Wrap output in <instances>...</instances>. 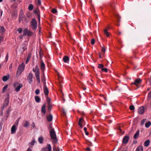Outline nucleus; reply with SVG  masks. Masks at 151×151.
Listing matches in <instances>:
<instances>
[{
	"mask_svg": "<svg viewBox=\"0 0 151 151\" xmlns=\"http://www.w3.org/2000/svg\"><path fill=\"white\" fill-rule=\"evenodd\" d=\"M150 143V140L148 139L146 140L144 143V145L145 147H147L149 145Z\"/></svg>",
	"mask_w": 151,
	"mask_h": 151,
	"instance_id": "obj_22",
	"label": "nucleus"
},
{
	"mask_svg": "<svg viewBox=\"0 0 151 151\" xmlns=\"http://www.w3.org/2000/svg\"><path fill=\"white\" fill-rule=\"evenodd\" d=\"M64 62L66 63H68L69 61V58L67 56H65L63 58Z\"/></svg>",
	"mask_w": 151,
	"mask_h": 151,
	"instance_id": "obj_15",
	"label": "nucleus"
},
{
	"mask_svg": "<svg viewBox=\"0 0 151 151\" xmlns=\"http://www.w3.org/2000/svg\"><path fill=\"white\" fill-rule=\"evenodd\" d=\"M141 81V80L140 79H136L135 81L134 82V83H132V84H133L137 86L138 84L140 83Z\"/></svg>",
	"mask_w": 151,
	"mask_h": 151,
	"instance_id": "obj_16",
	"label": "nucleus"
},
{
	"mask_svg": "<svg viewBox=\"0 0 151 151\" xmlns=\"http://www.w3.org/2000/svg\"><path fill=\"white\" fill-rule=\"evenodd\" d=\"M106 51V49L104 48V47H102L101 51L104 52V53Z\"/></svg>",
	"mask_w": 151,
	"mask_h": 151,
	"instance_id": "obj_45",
	"label": "nucleus"
},
{
	"mask_svg": "<svg viewBox=\"0 0 151 151\" xmlns=\"http://www.w3.org/2000/svg\"><path fill=\"white\" fill-rule=\"evenodd\" d=\"M33 8V6L32 4H30L28 7V9H29L31 11L32 10Z\"/></svg>",
	"mask_w": 151,
	"mask_h": 151,
	"instance_id": "obj_30",
	"label": "nucleus"
},
{
	"mask_svg": "<svg viewBox=\"0 0 151 151\" xmlns=\"http://www.w3.org/2000/svg\"><path fill=\"white\" fill-rule=\"evenodd\" d=\"M40 92V90L39 89H37L35 91V93L36 95H38Z\"/></svg>",
	"mask_w": 151,
	"mask_h": 151,
	"instance_id": "obj_36",
	"label": "nucleus"
},
{
	"mask_svg": "<svg viewBox=\"0 0 151 151\" xmlns=\"http://www.w3.org/2000/svg\"><path fill=\"white\" fill-rule=\"evenodd\" d=\"M35 142V140H32V142L31 143V145H34V144Z\"/></svg>",
	"mask_w": 151,
	"mask_h": 151,
	"instance_id": "obj_50",
	"label": "nucleus"
},
{
	"mask_svg": "<svg viewBox=\"0 0 151 151\" xmlns=\"http://www.w3.org/2000/svg\"><path fill=\"white\" fill-rule=\"evenodd\" d=\"M86 150H87V151H90V148L89 147H88L86 148Z\"/></svg>",
	"mask_w": 151,
	"mask_h": 151,
	"instance_id": "obj_57",
	"label": "nucleus"
},
{
	"mask_svg": "<svg viewBox=\"0 0 151 151\" xmlns=\"http://www.w3.org/2000/svg\"><path fill=\"white\" fill-rule=\"evenodd\" d=\"M23 36L24 35H20V36H19V37L20 39H22L23 38Z\"/></svg>",
	"mask_w": 151,
	"mask_h": 151,
	"instance_id": "obj_54",
	"label": "nucleus"
},
{
	"mask_svg": "<svg viewBox=\"0 0 151 151\" xmlns=\"http://www.w3.org/2000/svg\"><path fill=\"white\" fill-rule=\"evenodd\" d=\"M24 68V64L22 63L18 68V70L17 72V76H19L22 73Z\"/></svg>",
	"mask_w": 151,
	"mask_h": 151,
	"instance_id": "obj_4",
	"label": "nucleus"
},
{
	"mask_svg": "<svg viewBox=\"0 0 151 151\" xmlns=\"http://www.w3.org/2000/svg\"><path fill=\"white\" fill-rule=\"evenodd\" d=\"M35 99L36 102H39L40 101V98L38 96H36L35 97Z\"/></svg>",
	"mask_w": 151,
	"mask_h": 151,
	"instance_id": "obj_27",
	"label": "nucleus"
},
{
	"mask_svg": "<svg viewBox=\"0 0 151 151\" xmlns=\"http://www.w3.org/2000/svg\"><path fill=\"white\" fill-rule=\"evenodd\" d=\"M30 58V56H28L27 57V58L26 62V64H27V63H28V61H29V60Z\"/></svg>",
	"mask_w": 151,
	"mask_h": 151,
	"instance_id": "obj_40",
	"label": "nucleus"
},
{
	"mask_svg": "<svg viewBox=\"0 0 151 151\" xmlns=\"http://www.w3.org/2000/svg\"><path fill=\"white\" fill-rule=\"evenodd\" d=\"M84 130L85 132L87 131V128L86 127H84Z\"/></svg>",
	"mask_w": 151,
	"mask_h": 151,
	"instance_id": "obj_63",
	"label": "nucleus"
},
{
	"mask_svg": "<svg viewBox=\"0 0 151 151\" xmlns=\"http://www.w3.org/2000/svg\"><path fill=\"white\" fill-rule=\"evenodd\" d=\"M14 86L15 88V91L18 92L20 90V88L22 87L23 85L22 83H15L14 84Z\"/></svg>",
	"mask_w": 151,
	"mask_h": 151,
	"instance_id": "obj_3",
	"label": "nucleus"
},
{
	"mask_svg": "<svg viewBox=\"0 0 151 151\" xmlns=\"http://www.w3.org/2000/svg\"><path fill=\"white\" fill-rule=\"evenodd\" d=\"M129 138V137L128 135L125 136L122 139V142L124 144H127L128 142Z\"/></svg>",
	"mask_w": 151,
	"mask_h": 151,
	"instance_id": "obj_9",
	"label": "nucleus"
},
{
	"mask_svg": "<svg viewBox=\"0 0 151 151\" xmlns=\"http://www.w3.org/2000/svg\"><path fill=\"white\" fill-rule=\"evenodd\" d=\"M53 150L54 151H57V149L55 146H54L53 148Z\"/></svg>",
	"mask_w": 151,
	"mask_h": 151,
	"instance_id": "obj_55",
	"label": "nucleus"
},
{
	"mask_svg": "<svg viewBox=\"0 0 151 151\" xmlns=\"http://www.w3.org/2000/svg\"><path fill=\"white\" fill-rule=\"evenodd\" d=\"M5 58H6V62H7V61L8 60V54H7V55H6V56Z\"/></svg>",
	"mask_w": 151,
	"mask_h": 151,
	"instance_id": "obj_52",
	"label": "nucleus"
},
{
	"mask_svg": "<svg viewBox=\"0 0 151 151\" xmlns=\"http://www.w3.org/2000/svg\"><path fill=\"white\" fill-rule=\"evenodd\" d=\"M29 125V122L28 121H26L23 126L25 127H28Z\"/></svg>",
	"mask_w": 151,
	"mask_h": 151,
	"instance_id": "obj_23",
	"label": "nucleus"
},
{
	"mask_svg": "<svg viewBox=\"0 0 151 151\" xmlns=\"http://www.w3.org/2000/svg\"><path fill=\"white\" fill-rule=\"evenodd\" d=\"M151 99V91H150L148 93L147 97V100L149 101Z\"/></svg>",
	"mask_w": 151,
	"mask_h": 151,
	"instance_id": "obj_33",
	"label": "nucleus"
},
{
	"mask_svg": "<svg viewBox=\"0 0 151 151\" xmlns=\"http://www.w3.org/2000/svg\"><path fill=\"white\" fill-rule=\"evenodd\" d=\"M17 31L19 32V33H21L22 32V29L21 28H19L17 29Z\"/></svg>",
	"mask_w": 151,
	"mask_h": 151,
	"instance_id": "obj_47",
	"label": "nucleus"
},
{
	"mask_svg": "<svg viewBox=\"0 0 151 151\" xmlns=\"http://www.w3.org/2000/svg\"><path fill=\"white\" fill-rule=\"evenodd\" d=\"M85 134H86V135H88V133L87 132V131L86 132H85Z\"/></svg>",
	"mask_w": 151,
	"mask_h": 151,
	"instance_id": "obj_64",
	"label": "nucleus"
},
{
	"mask_svg": "<svg viewBox=\"0 0 151 151\" xmlns=\"http://www.w3.org/2000/svg\"><path fill=\"white\" fill-rule=\"evenodd\" d=\"M41 151H52L51 145L47 144L46 147L42 149Z\"/></svg>",
	"mask_w": 151,
	"mask_h": 151,
	"instance_id": "obj_7",
	"label": "nucleus"
},
{
	"mask_svg": "<svg viewBox=\"0 0 151 151\" xmlns=\"http://www.w3.org/2000/svg\"><path fill=\"white\" fill-rule=\"evenodd\" d=\"M95 42V40L94 39H92L91 40V43L92 45H93L94 44Z\"/></svg>",
	"mask_w": 151,
	"mask_h": 151,
	"instance_id": "obj_44",
	"label": "nucleus"
},
{
	"mask_svg": "<svg viewBox=\"0 0 151 151\" xmlns=\"http://www.w3.org/2000/svg\"><path fill=\"white\" fill-rule=\"evenodd\" d=\"M32 127H35V124L33 122L32 124Z\"/></svg>",
	"mask_w": 151,
	"mask_h": 151,
	"instance_id": "obj_56",
	"label": "nucleus"
},
{
	"mask_svg": "<svg viewBox=\"0 0 151 151\" xmlns=\"http://www.w3.org/2000/svg\"><path fill=\"white\" fill-rule=\"evenodd\" d=\"M136 151H143L142 147V146H139L136 149Z\"/></svg>",
	"mask_w": 151,
	"mask_h": 151,
	"instance_id": "obj_24",
	"label": "nucleus"
},
{
	"mask_svg": "<svg viewBox=\"0 0 151 151\" xmlns=\"http://www.w3.org/2000/svg\"><path fill=\"white\" fill-rule=\"evenodd\" d=\"M10 111V109H9L8 110L6 111V112L7 114H8Z\"/></svg>",
	"mask_w": 151,
	"mask_h": 151,
	"instance_id": "obj_61",
	"label": "nucleus"
},
{
	"mask_svg": "<svg viewBox=\"0 0 151 151\" xmlns=\"http://www.w3.org/2000/svg\"><path fill=\"white\" fill-rule=\"evenodd\" d=\"M24 16L23 12H21L19 15V21L21 22L23 20V19Z\"/></svg>",
	"mask_w": 151,
	"mask_h": 151,
	"instance_id": "obj_14",
	"label": "nucleus"
},
{
	"mask_svg": "<svg viewBox=\"0 0 151 151\" xmlns=\"http://www.w3.org/2000/svg\"><path fill=\"white\" fill-rule=\"evenodd\" d=\"M9 95H8L7 96V98H5V99L4 101V107H6L8 104L9 103Z\"/></svg>",
	"mask_w": 151,
	"mask_h": 151,
	"instance_id": "obj_11",
	"label": "nucleus"
},
{
	"mask_svg": "<svg viewBox=\"0 0 151 151\" xmlns=\"http://www.w3.org/2000/svg\"><path fill=\"white\" fill-rule=\"evenodd\" d=\"M52 116L51 114H50L49 116L47 117V120L49 122L52 121Z\"/></svg>",
	"mask_w": 151,
	"mask_h": 151,
	"instance_id": "obj_21",
	"label": "nucleus"
},
{
	"mask_svg": "<svg viewBox=\"0 0 151 151\" xmlns=\"http://www.w3.org/2000/svg\"><path fill=\"white\" fill-rule=\"evenodd\" d=\"M43 91L45 96H47L48 94L49 91L47 86H45L43 88Z\"/></svg>",
	"mask_w": 151,
	"mask_h": 151,
	"instance_id": "obj_12",
	"label": "nucleus"
},
{
	"mask_svg": "<svg viewBox=\"0 0 151 151\" xmlns=\"http://www.w3.org/2000/svg\"><path fill=\"white\" fill-rule=\"evenodd\" d=\"M107 70H108V69L107 68H101V70L102 71H104L106 72H107Z\"/></svg>",
	"mask_w": 151,
	"mask_h": 151,
	"instance_id": "obj_43",
	"label": "nucleus"
},
{
	"mask_svg": "<svg viewBox=\"0 0 151 151\" xmlns=\"http://www.w3.org/2000/svg\"><path fill=\"white\" fill-rule=\"evenodd\" d=\"M145 112V109L143 106H142L138 109V113L139 114H143Z\"/></svg>",
	"mask_w": 151,
	"mask_h": 151,
	"instance_id": "obj_10",
	"label": "nucleus"
},
{
	"mask_svg": "<svg viewBox=\"0 0 151 151\" xmlns=\"http://www.w3.org/2000/svg\"><path fill=\"white\" fill-rule=\"evenodd\" d=\"M8 85H6L4 86L2 89L3 92H4L8 87Z\"/></svg>",
	"mask_w": 151,
	"mask_h": 151,
	"instance_id": "obj_35",
	"label": "nucleus"
},
{
	"mask_svg": "<svg viewBox=\"0 0 151 151\" xmlns=\"http://www.w3.org/2000/svg\"><path fill=\"white\" fill-rule=\"evenodd\" d=\"M52 13L55 14L57 12V11L56 9H53L52 10Z\"/></svg>",
	"mask_w": 151,
	"mask_h": 151,
	"instance_id": "obj_38",
	"label": "nucleus"
},
{
	"mask_svg": "<svg viewBox=\"0 0 151 151\" xmlns=\"http://www.w3.org/2000/svg\"><path fill=\"white\" fill-rule=\"evenodd\" d=\"M115 16L116 17L118 22L120 23V18H121L120 16L119 15H118L117 14H116L115 15Z\"/></svg>",
	"mask_w": 151,
	"mask_h": 151,
	"instance_id": "obj_26",
	"label": "nucleus"
},
{
	"mask_svg": "<svg viewBox=\"0 0 151 151\" xmlns=\"http://www.w3.org/2000/svg\"><path fill=\"white\" fill-rule=\"evenodd\" d=\"M34 12L35 14H36L37 15V13L38 14H39L37 11H34Z\"/></svg>",
	"mask_w": 151,
	"mask_h": 151,
	"instance_id": "obj_59",
	"label": "nucleus"
},
{
	"mask_svg": "<svg viewBox=\"0 0 151 151\" xmlns=\"http://www.w3.org/2000/svg\"><path fill=\"white\" fill-rule=\"evenodd\" d=\"M52 106L51 104L48 105V108L49 110L50 111L51 110Z\"/></svg>",
	"mask_w": 151,
	"mask_h": 151,
	"instance_id": "obj_41",
	"label": "nucleus"
},
{
	"mask_svg": "<svg viewBox=\"0 0 151 151\" xmlns=\"http://www.w3.org/2000/svg\"><path fill=\"white\" fill-rule=\"evenodd\" d=\"M151 125V122H148L145 124V127L146 128H148Z\"/></svg>",
	"mask_w": 151,
	"mask_h": 151,
	"instance_id": "obj_28",
	"label": "nucleus"
},
{
	"mask_svg": "<svg viewBox=\"0 0 151 151\" xmlns=\"http://www.w3.org/2000/svg\"><path fill=\"white\" fill-rule=\"evenodd\" d=\"M38 140L40 143L41 144L42 143L43 140V137L42 136L39 137L38 139Z\"/></svg>",
	"mask_w": 151,
	"mask_h": 151,
	"instance_id": "obj_25",
	"label": "nucleus"
},
{
	"mask_svg": "<svg viewBox=\"0 0 151 151\" xmlns=\"http://www.w3.org/2000/svg\"><path fill=\"white\" fill-rule=\"evenodd\" d=\"M22 47L23 49V51H24L27 49L26 45L25 44H23L22 45Z\"/></svg>",
	"mask_w": 151,
	"mask_h": 151,
	"instance_id": "obj_32",
	"label": "nucleus"
},
{
	"mask_svg": "<svg viewBox=\"0 0 151 151\" xmlns=\"http://www.w3.org/2000/svg\"><path fill=\"white\" fill-rule=\"evenodd\" d=\"M4 28L3 27H1L0 29V32H4Z\"/></svg>",
	"mask_w": 151,
	"mask_h": 151,
	"instance_id": "obj_37",
	"label": "nucleus"
},
{
	"mask_svg": "<svg viewBox=\"0 0 151 151\" xmlns=\"http://www.w3.org/2000/svg\"><path fill=\"white\" fill-rule=\"evenodd\" d=\"M43 85H44V87L45 86H46V85L45 81L43 83Z\"/></svg>",
	"mask_w": 151,
	"mask_h": 151,
	"instance_id": "obj_60",
	"label": "nucleus"
},
{
	"mask_svg": "<svg viewBox=\"0 0 151 151\" xmlns=\"http://www.w3.org/2000/svg\"><path fill=\"white\" fill-rule=\"evenodd\" d=\"M33 76V75L31 73H29L28 76L27 77V79L29 83L30 84L32 82Z\"/></svg>",
	"mask_w": 151,
	"mask_h": 151,
	"instance_id": "obj_8",
	"label": "nucleus"
},
{
	"mask_svg": "<svg viewBox=\"0 0 151 151\" xmlns=\"http://www.w3.org/2000/svg\"><path fill=\"white\" fill-rule=\"evenodd\" d=\"M47 102L48 104H50V99L47 98Z\"/></svg>",
	"mask_w": 151,
	"mask_h": 151,
	"instance_id": "obj_48",
	"label": "nucleus"
},
{
	"mask_svg": "<svg viewBox=\"0 0 151 151\" xmlns=\"http://www.w3.org/2000/svg\"><path fill=\"white\" fill-rule=\"evenodd\" d=\"M104 33L106 35V36L107 37H109V33L108 32H107V30L106 29H105L104 30Z\"/></svg>",
	"mask_w": 151,
	"mask_h": 151,
	"instance_id": "obj_34",
	"label": "nucleus"
},
{
	"mask_svg": "<svg viewBox=\"0 0 151 151\" xmlns=\"http://www.w3.org/2000/svg\"><path fill=\"white\" fill-rule=\"evenodd\" d=\"M3 40V37H0V43Z\"/></svg>",
	"mask_w": 151,
	"mask_h": 151,
	"instance_id": "obj_53",
	"label": "nucleus"
},
{
	"mask_svg": "<svg viewBox=\"0 0 151 151\" xmlns=\"http://www.w3.org/2000/svg\"><path fill=\"white\" fill-rule=\"evenodd\" d=\"M37 16H38V20L40 22V14H38L37 13Z\"/></svg>",
	"mask_w": 151,
	"mask_h": 151,
	"instance_id": "obj_51",
	"label": "nucleus"
},
{
	"mask_svg": "<svg viewBox=\"0 0 151 151\" xmlns=\"http://www.w3.org/2000/svg\"><path fill=\"white\" fill-rule=\"evenodd\" d=\"M9 78V75L8 76H4L2 78V80L4 81L5 82L8 80Z\"/></svg>",
	"mask_w": 151,
	"mask_h": 151,
	"instance_id": "obj_20",
	"label": "nucleus"
},
{
	"mask_svg": "<svg viewBox=\"0 0 151 151\" xmlns=\"http://www.w3.org/2000/svg\"><path fill=\"white\" fill-rule=\"evenodd\" d=\"M146 119H144L142 120L141 122V125H142L144 124V122L146 121Z\"/></svg>",
	"mask_w": 151,
	"mask_h": 151,
	"instance_id": "obj_39",
	"label": "nucleus"
},
{
	"mask_svg": "<svg viewBox=\"0 0 151 151\" xmlns=\"http://www.w3.org/2000/svg\"><path fill=\"white\" fill-rule=\"evenodd\" d=\"M84 122L83 119V117H81L79 119L78 124H82Z\"/></svg>",
	"mask_w": 151,
	"mask_h": 151,
	"instance_id": "obj_29",
	"label": "nucleus"
},
{
	"mask_svg": "<svg viewBox=\"0 0 151 151\" xmlns=\"http://www.w3.org/2000/svg\"><path fill=\"white\" fill-rule=\"evenodd\" d=\"M78 124L80 126V127H81V128H82L83 127V125H82V124Z\"/></svg>",
	"mask_w": 151,
	"mask_h": 151,
	"instance_id": "obj_58",
	"label": "nucleus"
},
{
	"mask_svg": "<svg viewBox=\"0 0 151 151\" xmlns=\"http://www.w3.org/2000/svg\"><path fill=\"white\" fill-rule=\"evenodd\" d=\"M139 131L138 130L134 134L133 137L135 139H137L139 136Z\"/></svg>",
	"mask_w": 151,
	"mask_h": 151,
	"instance_id": "obj_17",
	"label": "nucleus"
},
{
	"mask_svg": "<svg viewBox=\"0 0 151 151\" xmlns=\"http://www.w3.org/2000/svg\"><path fill=\"white\" fill-rule=\"evenodd\" d=\"M19 119H20V118L18 119L15 122L14 125H15V126H18V125Z\"/></svg>",
	"mask_w": 151,
	"mask_h": 151,
	"instance_id": "obj_31",
	"label": "nucleus"
},
{
	"mask_svg": "<svg viewBox=\"0 0 151 151\" xmlns=\"http://www.w3.org/2000/svg\"><path fill=\"white\" fill-rule=\"evenodd\" d=\"M38 4L40 5L41 4V2L40 0H36Z\"/></svg>",
	"mask_w": 151,
	"mask_h": 151,
	"instance_id": "obj_49",
	"label": "nucleus"
},
{
	"mask_svg": "<svg viewBox=\"0 0 151 151\" xmlns=\"http://www.w3.org/2000/svg\"><path fill=\"white\" fill-rule=\"evenodd\" d=\"M129 109L131 110H133L134 109V107L133 105H131L129 107Z\"/></svg>",
	"mask_w": 151,
	"mask_h": 151,
	"instance_id": "obj_42",
	"label": "nucleus"
},
{
	"mask_svg": "<svg viewBox=\"0 0 151 151\" xmlns=\"http://www.w3.org/2000/svg\"><path fill=\"white\" fill-rule=\"evenodd\" d=\"M49 129H51L50 131V133L51 138L53 139L52 142L54 144H55L57 142V139L55 132L54 129L52 128L51 125H49Z\"/></svg>",
	"mask_w": 151,
	"mask_h": 151,
	"instance_id": "obj_1",
	"label": "nucleus"
},
{
	"mask_svg": "<svg viewBox=\"0 0 151 151\" xmlns=\"http://www.w3.org/2000/svg\"><path fill=\"white\" fill-rule=\"evenodd\" d=\"M16 129L15 125H13L11 129V133L12 134H14L16 132Z\"/></svg>",
	"mask_w": 151,
	"mask_h": 151,
	"instance_id": "obj_13",
	"label": "nucleus"
},
{
	"mask_svg": "<svg viewBox=\"0 0 151 151\" xmlns=\"http://www.w3.org/2000/svg\"><path fill=\"white\" fill-rule=\"evenodd\" d=\"M37 27V23L35 19H33L31 22V27L32 29H35Z\"/></svg>",
	"mask_w": 151,
	"mask_h": 151,
	"instance_id": "obj_6",
	"label": "nucleus"
},
{
	"mask_svg": "<svg viewBox=\"0 0 151 151\" xmlns=\"http://www.w3.org/2000/svg\"><path fill=\"white\" fill-rule=\"evenodd\" d=\"M33 33L32 32L28 30L27 28L24 29L23 31V35L24 36H31L32 35Z\"/></svg>",
	"mask_w": 151,
	"mask_h": 151,
	"instance_id": "obj_5",
	"label": "nucleus"
},
{
	"mask_svg": "<svg viewBox=\"0 0 151 151\" xmlns=\"http://www.w3.org/2000/svg\"><path fill=\"white\" fill-rule=\"evenodd\" d=\"M40 68L42 71H43L45 69V64L42 61L41 63Z\"/></svg>",
	"mask_w": 151,
	"mask_h": 151,
	"instance_id": "obj_18",
	"label": "nucleus"
},
{
	"mask_svg": "<svg viewBox=\"0 0 151 151\" xmlns=\"http://www.w3.org/2000/svg\"><path fill=\"white\" fill-rule=\"evenodd\" d=\"M104 66V65L102 64H99L98 65V67L99 68H103V67Z\"/></svg>",
	"mask_w": 151,
	"mask_h": 151,
	"instance_id": "obj_46",
	"label": "nucleus"
},
{
	"mask_svg": "<svg viewBox=\"0 0 151 151\" xmlns=\"http://www.w3.org/2000/svg\"><path fill=\"white\" fill-rule=\"evenodd\" d=\"M42 81H45V78H44V77L42 79Z\"/></svg>",
	"mask_w": 151,
	"mask_h": 151,
	"instance_id": "obj_62",
	"label": "nucleus"
},
{
	"mask_svg": "<svg viewBox=\"0 0 151 151\" xmlns=\"http://www.w3.org/2000/svg\"><path fill=\"white\" fill-rule=\"evenodd\" d=\"M32 70L35 73V76L36 79L39 83H40V70L39 67L37 65L35 68H33Z\"/></svg>",
	"mask_w": 151,
	"mask_h": 151,
	"instance_id": "obj_2",
	"label": "nucleus"
},
{
	"mask_svg": "<svg viewBox=\"0 0 151 151\" xmlns=\"http://www.w3.org/2000/svg\"><path fill=\"white\" fill-rule=\"evenodd\" d=\"M45 107V104H44L41 108V111L44 114H45L46 113Z\"/></svg>",
	"mask_w": 151,
	"mask_h": 151,
	"instance_id": "obj_19",
	"label": "nucleus"
}]
</instances>
